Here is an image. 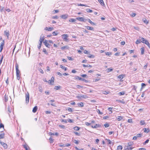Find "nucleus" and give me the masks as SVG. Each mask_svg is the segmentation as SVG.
I'll return each instance as SVG.
<instances>
[{"label":"nucleus","mask_w":150,"mask_h":150,"mask_svg":"<svg viewBox=\"0 0 150 150\" xmlns=\"http://www.w3.org/2000/svg\"><path fill=\"white\" fill-rule=\"evenodd\" d=\"M25 96L26 98V103L28 104L29 100V94L28 92H27V93L25 94Z\"/></svg>","instance_id":"f257e3e1"},{"label":"nucleus","mask_w":150,"mask_h":150,"mask_svg":"<svg viewBox=\"0 0 150 150\" xmlns=\"http://www.w3.org/2000/svg\"><path fill=\"white\" fill-rule=\"evenodd\" d=\"M15 66H16V75H18L20 74V71L18 69V65L17 63H16L15 64Z\"/></svg>","instance_id":"f03ea898"},{"label":"nucleus","mask_w":150,"mask_h":150,"mask_svg":"<svg viewBox=\"0 0 150 150\" xmlns=\"http://www.w3.org/2000/svg\"><path fill=\"white\" fill-rule=\"evenodd\" d=\"M76 19L80 21H83L85 22L87 20L86 19H84V18L82 17H77L76 18Z\"/></svg>","instance_id":"7ed1b4c3"},{"label":"nucleus","mask_w":150,"mask_h":150,"mask_svg":"<svg viewBox=\"0 0 150 150\" xmlns=\"http://www.w3.org/2000/svg\"><path fill=\"white\" fill-rule=\"evenodd\" d=\"M4 41L3 40L1 42V45H0V52H1L2 50H3L4 47Z\"/></svg>","instance_id":"20e7f679"},{"label":"nucleus","mask_w":150,"mask_h":150,"mask_svg":"<svg viewBox=\"0 0 150 150\" xmlns=\"http://www.w3.org/2000/svg\"><path fill=\"white\" fill-rule=\"evenodd\" d=\"M0 143L5 149H6L7 148L8 146L7 144L3 142H1V140H0Z\"/></svg>","instance_id":"39448f33"},{"label":"nucleus","mask_w":150,"mask_h":150,"mask_svg":"<svg viewBox=\"0 0 150 150\" xmlns=\"http://www.w3.org/2000/svg\"><path fill=\"white\" fill-rule=\"evenodd\" d=\"M63 38V39L65 41H67L68 39L67 38L68 37V35L67 34H64L62 35Z\"/></svg>","instance_id":"423d86ee"},{"label":"nucleus","mask_w":150,"mask_h":150,"mask_svg":"<svg viewBox=\"0 0 150 150\" xmlns=\"http://www.w3.org/2000/svg\"><path fill=\"white\" fill-rule=\"evenodd\" d=\"M68 15L67 14H65L64 15H62L61 16V18L63 19H66L68 18Z\"/></svg>","instance_id":"0eeeda50"},{"label":"nucleus","mask_w":150,"mask_h":150,"mask_svg":"<svg viewBox=\"0 0 150 150\" xmlns=\"http://www.w3.org/2000/svg\"><path fill=\"white\" fill-rule=\"evenodd\" d=\"M4 34L8 38L10 35L9 31L8 30H5L4 31Z\"/></svg>","instance_id":"6e6552de"},{"label":"nucleus","mask_w":150,"mask_h":150,"mask_svg":"<svg viewBox=\"0 0 150 150\" xmlns=\"http://www.w3.org/2000/svg\"><path fill=\"white\" fill-rule=\"evenodd\" d=\"M45 30H47L48 31H51L52 30H54V28L52 27H50V28H47V27H46L45 28Z\"/></svg>","instance_id":"1a4fd4ad"},{"label":"nucleus","mask_w":150,"mask_h":150,"mask_svg":"<svg viewBox=\"0 0 150 150\" xmlns=\"http://www.w3.org/2000/svg\"><path fill=\"white\" fill-rule=\"evenodd\" d=\"M100 125L99 124H96L95 125L93 126V125H92L91 127L93 128H97L98 127H100Z\"/></svg>","instance_id":"9d476101"},{"label":"nucleus","mask_w":150,"mask_h":150,"mask_svg":"<svg viewBox=\"0 0 150 150\" xmlns=\"http://www.w3.org/2000/svg\"><path fill=\"white\" fill-rule=\"evenodd\" d=\"M85 28L87 29L88 30H93L94 28L93 27H90L89 26H86Z\"/></svg>","instance_id":"9b49d317"},{"label":"nucleus","mask_w":150,"mask_h":150,"mask_svg":"<svg viewBox=\"0 0 150 150\" xmlns=\"http://www.w3.org/2000/svg\"><path fill=\"white\" fill-rule=\"evenodd\" d=\"M125 76V75L122 74L121 75L119 76L118 78H119V79L121 80L123 79Z\"/></svg>","instance_id":"f8f14e48"},{"label":"nucleus","mask_w":150,"mask_h":150,"mask_svg":"<svg viewBox=\"0 0 150 150\" xmlns=\"http://www.w3.org/2000/svg\"><path fill=\"white\" fill-rule=\"evenodd\" d=\"M143 130L144 132L145 133H148L150 131L149 128H144L143 129Z\"/></svg>","instance_id":"ddd939ff"},{"label":"nucleus","mask_w":150,"mask_h":150,"mask_svg":"<svg viewBox=\"0 0 150 150\" xmlns=\"http://www.w3.org/2000/svg\"><path fill=\"white\" fill-rule=\"evenodd\" d=\"M144 43L147 45L149 48L150 47V44L148 40H146Z\"/></svg>","instance_id":"4468645a"},{"label":"nucleus","mask_w":150,"mask_h":150,"mask_svg":"<svg viewBox=\"0 0 150 150\" xmlns=\"http://www.w3.org/2000/svg\"><path fill=\"white\" fill-rule=\"evenodd\" d=\"M123 117L121 116H118L117 117V119L118 121H120L123 119Z\"/></svg>","instance_id":"2eb2a0df"},{"label":"nucleus","mask_w":150,"mask_h":150,"mask_svg":"<svg viewBox=\"0 0 150 150\" xmlns=\"http://www.w3.org/2000/svg\"><path fill=\"white\" fill-rule=\"evenodd\" d=\"M37 106H35L33 109V112L34 113L35 112L37 111Z\"/></svg>","instance_id":"dca6fc26"},{"label":"nucleus","mask_w":150,"mask_h":150,"mask_svg":"<svg viewBox=\"0 0 150 150\" xmlns=\"http://www.w3.org/2000/svg\"><path fill=\"white\" fill-rule=\"evenodd\" d=\"M61 87L60 86H55L54 87V89L56 90H59L60 89Z\"/></svg>","instance_id":"f3484780"},{"label":"nucleus","mask_w":150,"mask_h":150,"mask_svg":"<svg viewBox=\"0 0 150 150\" xmlns=\"http://www.w3.org/2000/svg\"><path fill=\"white\" fill-rule=\"evenodd\" d=\"M5 134L4 133L0 134V139H3L4 137Z\"/></svg>","instance_id":"a211bd4d"},{"label":"nucleus","mask_w":150,"mask_h":150,"mask_svg":"<svg viewBox=\"0 0 150 150\" xmlns=\"http://www.w3.org/2000/svg\"><path fill=\"white\" fill-rule=\"evenodd\" d=\"M83 66L85 68V67H92L90 64H87V65H85L84 64H83Z\"/></svg>","instance_id":"6ab92c4d"},{"label":"nucleus","mask_w":150,"mask_h":150,"mask_svg":"<svg viewBox=\"0 0 150 150\" xmlns=\"http://www.w3.org/2000/svg\"><path fill=\"white\" fill-rule=\"evenodd\" d=\"M69 48V47L68 46H65L62 47L61 49L62 50H63L65 49H68Z\"/></svg>","instance_id":"aec40b11"},{"label":"nucleus","mask_w":150,"mask_h":150,"mask_svg":"<svg viewBox=\"0 0 150 150\" xmlns=\"http://www.w3.org/2000/svg\"><path fill=\"white\" fill-rule=\"evenodd\" d=\"M88 22L90 23L92 25H96V24L94 23V22H93L92 21L90 20V19H88Z\"/></svg>","instance_id":"412c9836"},{"label":"nucleus","mask_w":150,"mask_h":150,"mask_svg":"<svg viewBox=\"0 0 150 150\" xmlns=\"http://www.w3.org/2000/svg\"><path fill=\"white\" fill-rule=\"evenodd\" d=\"M77 105L79 107H83V103L82 102L79 103H77Z\"/></svg>","instance_id":"4be33fe9"},{"label":"nucleus","mask_w":150,"mask_h":150,"mask_svg":"<svg viewBox=\"0 0 150 150\" xmlns=\"http://www.w3.org/2000/svg\"><path fill=\"white\" fill-rule=\"evenodd\" d=\"M8 96H6V95H5L4 98V100L5 102H6L8 100Z\"/></svg>","instance_id":"5701e85b"},{"label":"nucleus","mask_w":150,"mask_h":150,"mask_svg":"<svg viewBox=\"0 0 150 150\" xmlns=\"http://www.w3.org/2000/svg\"><path fill=\"white\" fill-rule=\"evenodd\" d=\"M142 21L146 24H147L149 23L148 21L145 18H144L142 19Z\"/></svg>","instance_id":"b1692460"},{"label":"nucleus","mask_w":150,"mask_h":150,"mask_svg":"<svg viewBox=\"0 0 150 150\" xmlns=\"http://www.w3.org/2000/svg\"><path fill=\"white\" fill-rule=\"evenodd\" d=\"M141 54L142 55L144 54V48L142 47L141 49Z\"/></svg>","instance_id":"393cba45"},{"label":"nucleus","mask_w":150,"mask_h":150,"mask_svg":"<svg viewBox=\"0 0 150 150\" xmlns=\"http://www.w3.org/2000/svg\"><path fill=\"white\" fill-rule=\"evenodd\" d=\"M60 67L61 68L64 69L65 71H66L67 70V68L63 66L62 65H60Z\"/></svg>","instance_id":"a878e982"},{"label":"nucleus","mask_w":150,"mask_h":150,"mask_svg":"<svg viewBox=\"0 0 150 150\" xmlns=\"http://www.w3.org/2000/svg\"><path fill=\"white\" fill-rule=\"evenodd\" d=\"M98 1L102 5H105L103 0H98Z\"/></svg>","instance_id":"bb28decb"},{"label":"nucleus","mask_w":150,"mask_h":150,"mask_svg":"<svg viewBox=\"0 0 150 150\" xmlns=\"http://www.w3.org/2000/svg\"><path fill=\"white\" fill-rule=\"evenodd\" d=\"M122 147L121 145L118 146L117 147V150H121L122 149Z\"/></svg>","instance_id":"cd10ccee"},{"label":"nucleus","mask_w":150,"mask_h":150,"mask_svg":"<svg viewBox=\"0 0 150 150\" xmlns=\"http://www.w3.org/2000/svg\"><path fill=\"white\" fill-rule=\"evenodd\" d=\"M23 146L24 148H25L26 150H28V149L29 148V146L28 145H23Z\"/></svg>","instance_id":"c85d7f7f"},{"label":"nucleus","mask_w":150,"mask_h":150,"mask_svg":"<svg viewBox=\"0 0 150 150\" xmlns=\"http://www.w3.org/2000/svg\"><path fill=\"white\" fill-rule=\"evenodd\" d=\"M140 124L141 125H144L145 124V122L144 120H141L140 121Z\"/></svg>","instance_id":"c756f323"},{"label":"nucleus","mask_w":150,"mask_h":150,"mask_svg":"<svg viewBox=\"0 0 150 150\" xmlns=\"http://www.w3.org/2000/svg\"><path fill=\"white\" fill-rule=\"evenodd\" d=\"M49 140L50 141V142L51 144H52L53 143L54 141V139L52 138V137H50L49 139Z\"/></svg>","instance_id":"7c9ffc66"},{"label":"nucleus","mask_w":150,"mask_h":150,"mask_svg":"<svg viewBox=\"0 0 150 150\" xmlns=\"http://www.w3.org/2000/svg\"><path fill=\"white\" fill-rule=\"evenodd\" d=\"M127 150H132L133 149L132 147H131L130 146L127 147L125 148Z\"/></svg>","instance_id":"2f4dec72"},{"label":"nucleus","mask_w":150,"mask_h":150,"mask_svg":"<svg viewBox=\"0 0 150 150\" xmlns=\"http://www.w3.org/2000/svg\"><path fill=\"white\" fill-rule=\"evenodd\" d=\"M88 54L89 55L88 56V57L89 58H93L95 57L93 55L90 54H89V53Z\"/></svg>","instance_id":"473e14b6"},{"label":"nucleus","mask_w":150,"mask_h":150,"mask_svg":"<svg viewBox=\"0 0 150 150\" xmlns=\"http://www.w3.org/2000/svg\"><path fill=\"white\" fill-rule=\"evenodd\" d=\"M69 21L71 22H74L76 21V20L74 18H71L69 20Z\"/></svg>","instance_id":"72a5a7b5"},{"label":"nucleus","mask_w":150,"mask_h":150,"mask_svg":"<svg viewBox=\"0 0 150 150\" xmlns=\"http://www.w3.org/2000/svg\"><path fill=\"white\" fill-rule=\"evenodd\" d=\"M77 4L78 6H85L86 7L87 6L86 4Z\"/></svg>","instance_id":"f704fd0d"},{"label":"nucleus","mask_w":150,"mask_h":150,"mask_svg":"<svg viewBox=\"0 0 150 150\" xmlns=\"http://www.w3.org/2000/svg\"><path fill=\"white\" fill-rule=\"evenodd\" d=\"M86 11L88 13H91L92 12H93V11L92 10L89 9L88 8L86 9Z\"/></svg>","instance_id":"c9c22d12"},{"label":"nucleus","mask_w":150,"mask_h":150,"mask_svg":"<svg viewBox=\"0 0 150 150\" xmlns=\"http://www.w3.org/2000/svg\"><path fill=\"white\" fill-rule=\"evenodd\" d=\"M43 52H44V53H45V54H47V55H48V53L46 51V50L45 49V48H44L43 49Z\"/></svg>","instance_id":"e433bc0d"},{"label":"nucleus","mask_w":150,"mask_h":150,"mask_svg":"<svg viewBox=\"0 0 150 150\" xmlns=\"http://www.w3.org/2000/svg\"><path fill=\"white\" fill-rule=\"evenodd\" d=\"M125 94V92H119L118 93V95L119 96H122L124 95Z\"/></svg>","instance_id":"4c0bfd02"},{"label":"nucleus","mask_w":150,"mask_h":150,"mask_svg":"<svg viewBox=\"0 0 150 150\" xmlns=\"http://www.w3.org/2000/svg\"><path fill=\"white\" fill-rule=\"evenodd\" d=\"M75 79H79V80H81L82 79V78H81V77H79L78 76H75Z\"/></svg>","instance_id":"58836bf2"},{"label":"nucleus","mask_w":150,"mask_h":150,"mask_svg":"<svg viewBox=\"0 0 150 150\" xmlns=\"http://www.w3.org/2000/svg\"><path fill=\"white\" fill-rule=\"evenodd\" d=\"M112 70H113V69H110V68H108L106 69L107 71L108 72H109L111 71H112Z\"/></svg>","instance_id":"ea45409f"},{"label":"nucleus","mask_w":150,"mask_h":150,"mask_svg":"<svg viewBox=\"0 0 150 150\" xmlns=\"http://www.w3.org/2000/svg\"><path fill=\"white\" fill-rule=\"evenodd\" d=\"M76 97L78 98H84V96L82 95H80L79 96H77Z\"/></svg>","instance_id":"a19ab883"},{"label":"nucleus","mask_w":150,"mask_h":150,"mask_svg":"<svg viewBox=\"0 0 150 150\" xmlns=\"http://www.w3.org/2000/svg\"><path fill=\"white\" fill-rule=\"evenodd\" d=\"M59 126L62 129H64L65 128V126L64 125H59Z\"/></svg>","instance_id":"79ce46f5"},{"label":"nucleus","mask_w":150,"mask_h":150,"mask_svg":"<svg viewBox=\"0 0 150 150\" xmlns=\"http://www.w3.org/2000/svg\"><path fill=\"white\" fill-rule=\"evenodd\" d=\"M105 140L107 141L109 144H111V141L110 139H105Z\"/></svg>","instance_id":"37998d69"},{"label":"nucleus","mask_w":150,"mask_h":150,"mask_svg":"<svg viewBox=\"0 0 150 150\" xmlns=\"http://www.w3.org/2000/svg\"><path fill=\"white\" fill-rule=\"evenodd\" d=\"M136 15V14L135 13H132L131 14H130V16H132V17H134V16H135Z\"/></svg>","instance_id":"c03bdc74"},{"label":"nucleus","mask_w":150,"mask_h":150,"mask_svg":"<svg viewBox=\"0 0 150 150\" xmlns=\"http://www.w3.org/2000/svg\"><path fill=\"white\" fill-rule=\"evenodd\" d=\"M141 42H142V43H144V42L146 41V40H145L144 38H142L141 39Z\"/></svg>","instance_id":"a18cd8bd"},{"label":"nucleus","mask_w":150,"mask_h":150,"mask_svg":"<svg viewBox=\"0 0 150 150\" xmlns=\"http://www.w3.org/2000/svg\"><path fill=\"white\" fill-rule=\"evenodd\" d=\"M74 129L78 131L79 129V128L78 127H74Z\"/></svg>","instance_id":"49530a36"},{"label":"nucleus","mask_w":150,"mask_h":150,"mask_svg":"<svg viewBox=\"0 0 150 150\" xmlns=\"http://www.w3.org/2000/svg\"><path fill=\"white\" fill-rule=\"evenodd\" d=\"M141 40H137L136 41V43L137 44H139L141 43Z\"/></svg>","instance_id":"de8ad7c7"},{"label":"nucleus","mask_w":150,"mask_h":150,"mask_svg":"<svg viewBox=\"0 0 150 150\" xmlns=\"http://www.w3.org/2000/svg\"><path fill=\"white\" fill-rule=\"evenodd\" d=\"M74 143L76 144H78L79 143V142L76 139H74L73 141Z\"/></svg>","instance_id":"09e8293b"},{"label":"nucleus","mask_w":150,"mask_h":150,"mask_svg":"<svg viewBox=\"0 0 150 150\" xmlns=\"http://www.w3.org/2000/svg\"><path fill=\"white\" fill-rule=\"evenodd\" d=\"M133 142H130L128 143V144L129 146H131L133 144Z\"/></svg>","instance_id":"8fccbe9b"},{"label":"nucleus","mask_w":150,"mask_h":150,"mask_svg":"<svg viewBox=\"0 0 150 150\" xmlns=\"http://www.w3.org/2000/svg\"><path fill=\"white\" fill-rule=\"evenodd\" d=\"M105 54L107 55H110L111 54V53L110 52H105Z\"/></svg>","instance_id":"3c124183"},{"label":"nucleus","mask_w":150,"mask_h":150,"mask_svg":"<svg viewBox=\"0 0 150 150\" xmlns=\"http://www.w3.org/2000/svg\"><path fill=\"white\" fill-rule=\"evenodd\" d=\"M149 140L148 139H147L144 143H143V144L144 145H145L146 144V143H148L149 142Z\"/></svg>","instance_id":"603ef678"},{"label":"nucleus","mask_w":150,"mask_h":150,"mask_svg":"<svg viewBox=\"0 0 150 150\" xmlns=\"http://www.w3.org/2000/svg\"><path fill=\"white\" fill-rule=\"evenodd\" d=\"M142 136V135L141 134H138L137 135L136 137H141Z\"/></svg>","instance_id":"864d4df0"},{"label":"nucleus","mask_w":150,"mask_h":150,"mask_svg":"<svg viewBox=\"0 0 150 150\" xmlns=\"http://www.w3.org/2000/svg\"><path fill=\"white\" fill-rule=\"evenodd\" d=\"M104 126H105V127L107 128L109 126V124L106 123L104 125Z\"/></svg>","instance_id":"5fc2aeb1"},{"label":"nucleus","mask_w":150,"mask_h":150,"mask_svg":"<svg viewBox=\"0 0 150 150\" xmlns=\"http://www.w3.org/2000/svg\"><path fill=\"white\" fill-rule=\"evenodd\" d=\"M67 58L69 60H70L72 61V60H73V59L71 57H69V56L67 57Z\"/></svg>","instance_id":"6e6d98bb"},{"label":"nucleus","mask_w":150,"mask_h":150,"mask_svg":"<svg viewBox=\"0 0 150 150\" xmlns=\"http://www.w3.org/2000/svg\"><path fill=\"white\" fill-rule=\"evenodd\" d=\"M39 71L40 72V73H41L42 74H43L44 73V72L42 69H39Z\"/></svg>","instance_id":"4d7b16f0"},{"label":"nucleus","mask_w":150,"mask_h":150,"mask_svg":"<svg viewBox=\"0 0 150 150\" xmlns=\"http://www.w3.org/2000/svg\"><path fill=\"white\" fill-rule=\"evenodd\" d=\"M67 110L69 112H72L73 111L72 109L70 108H68Z\"/></svg>","instance_id":"13d9d810"},{"label":"nucleus","mask_w":150,"mask_h":150,"mask_svg":"<svg viewBox=\"0 0 150 150\" xmlns=\"http://www.w3.org/2000/svg\"><path fill=\"white\" fill-rule=\"evenodd\" d=\"M76 86L77 88H82L83 87V86H81L80 85H77Z\"/></svg>","instance_id":"bf43d9fd"},{"label":"nucleus","mask_w":150,"mask_h":150,"mask_svg":"<svg viewBox=\"0 0 150 150\" xmlns=\"http://www.w3.org/2000/svg\"><path fill=\"white\" fill-rule=\"evenodd\" d=\"M112 108H112L111 107H109V108H108V110H109V111H111V113H112Z\"/></svg>","instance_id":"052dcab7"},{"label":"nucleus","mask_w":150,"mask_h":150,"mask_svg":"<svg viewBox=\"0 0 150 150\" xmlns=\"http://www.w3.org/2000/svg\"><path fill=\"white\" fill-rule=\"evenodd\" d=\"M61 122H64L65 123H67V120H66L62 119L61 120Z\"/></svg>","instance_id":"680f3d73"},{"label":"nucleus","mask_w":150,"mask_h":150,"mask_svg":"<svg viewBox=\"0 0 150 150\" xmlns=\"http://www.w3.org/2000/svg\"><path fill=\"white\" fill-rule=\"evenodd\" d=\"M141 86H142L141 88L142 89L143 87H144L146 86V84L144 83H142L141 84Z\"/></svg>","instance_id":"e2e57ef3"},{"label":"nucleus","mask_w":150,"mask_h":150,"mask_svg":"<svg viewBox=\"0 0 150 150\" xmlns=\"http://www.w3.org/2000/svg\"><path fill=\"white\" fill-rule=\"evenodd\" d=\"M67 121L70 123H72L73 122V120L70 119H69L67 120Z\"/></svg>","instance_id":"0e129e2a"},{"label":"nucleus","mask_w":150,"mask_h":150,"mask_svg":"<svg viewBox=\"0 0 150 150\" xmlns=\"http://www.w3.org/2000/svg\"><path fill=\"white\" fill-rule=\"evenodd\" d=\"M20 74H18V75H16V76H17V79L19 80L20 78Z\"/></svg>","instance_id":"69168bd1"},{"label":"nucleus","mask_w":150,"mask_h":150,"mask_svg":"<svg viewBox=\"0 0 150 150\" xmlns=\"http://www.w3.org/2000/svg\"><path fill=\"white\" fill-rule=\"evenodd\" d=\"M97 112H98V113L102 115L103 114L102 112H100V110H97Z\"/></svg>","instance_id":"338daca9"},{"label":"nucleus","mask_w":150,"mask_h":150,"mask_svg":"<svg viewBox=\"0 0 150 150\" xmlns=\"http://www.w3.org/2000/svg\"><path fill=\"white\" fill-rule=\"evenodd\" d=\"M83 53H84V54H89V53H90L89 52H88L86 50H84V52H83Z\"/></svg>","instance_id":"774afa93"}]
</instances>
